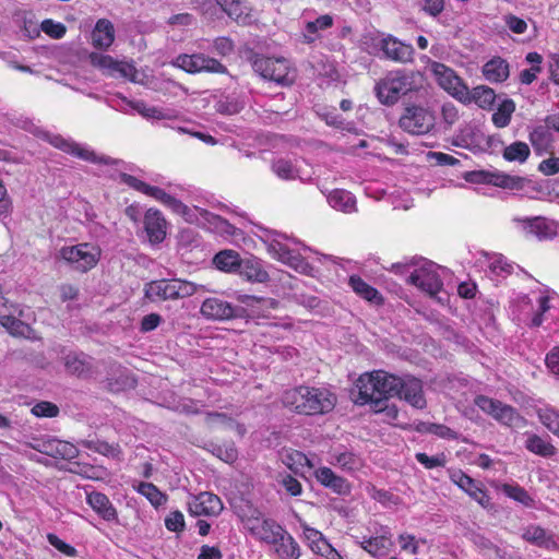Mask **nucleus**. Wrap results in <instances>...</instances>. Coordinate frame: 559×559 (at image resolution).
I'll use <instances>...</instances> for the list:
<instances>
[{
	"label": "nucleus",
	"instance_id": "nucleus-1",
	"mask_svg": "<svg viewBox=\"0 0 559 559\" xmlns=\"http://www.w3.org/2000/svg\"><path fill=\"white\" fill-rule=\"evenodd\" d=\"M356 403L360 405L369 403L374 412L384 413L389 419H396L399 415L396 405L386 404L391 397L404 400L418 409L427 405L423 381L412 374L400 377L383 370L364 373L356 382Z\"/></svg>",
	"mask_w": 559,
	"mask_h": 559
},
{
	"label": "nucleus",
	"instance_id": "nucleus-2",
	"mask_svg": "<svg viewBox=\"0 0 559 559\" xmlns=\"http://www.w3.org/2000/svg\"><path fill=\"white\" fill-rule=\"evenodd\" d=\"M283 405L301 415H322L331 412L336 397L326 389L299 385L286 390L282 395Z\"/></svg>",
	"mask_w": 559,
	"mask_h": 559
},
{
	"label": "nucleus",
	"instance_id": "nucleus-3",
	"mask_svg": "<svg viewBox=\"0 0 559 559\" xmlns=\"http://www.w3.org/2000/svg\"><path fill=\"white\" fill-rule=\"evenodd\" d=\"M423 76L419 72L396 71L386 75L374 86L379 102L392 106L405 96L411 102L413 94L417 97H425L427 90L421 85Z\"/></svg>",
	"mask_w": 559,
	"mask_h": 559
},
{
	"label": "nucleus",
	"instance_id": "nucleus-4",
	"mask_svg": "<svg viewBox=\"0 0 559 559\" xmlns=\"http://www.w3.org/2000/svg\"><path fill=\"white\" fill-rule=\"evenodd\" d=\"M199 289L205 290V287L180 278H163L145 284L144 295L151 301L176 300L190 297Z\"/></svg>",
	"mask_w": 559,
	"mask_h": 559
},
{
	"label": "nucleus",
	"instance_id": "nucleus-5",
	"mask_svg": "<svg viewBox=\"0 0 559 559\" xmlns=\"http://www.w3.org/2000/svg\"><path fill=\"white\" fill-rule=\"evenodd\" d=\"M436 123L435 114L421 103L404 102L399 127L413 135L428 134Z\"/></svg>",
	"mask_w": 559,
	"mask_h": 559
},
{
	"label": "nucleus",
	"instance_id": "nucleus-6",
	"mask_svg": "<svg viewBox=\"0 0 559 559\" xmlns=\"http://www.w3.org/2000/svg\"><path fill=\"white\" fill-rule=\"evenodd\" d=\"M246 57L251 67L264 80L273 81L281 85H289L293 81L289 79L288 61L285 58H270L259 55L253 49L246 50Z\"/></svg>",
	"mask_w": 559,
	"mask_h": 559
},
{
	"label": "nucleus",
	"instance_id": "nucleus-7",
	"mask_svg": "<svg viewBox=\"0 0 559 559\" xmlns=\"http://www.w3.org/2000/svg\"><path fill=\"white\" fill-rule=\"evenodd\" d=\"M474 403L500 425L511 429H521L527 424V420L518 412L516 408L502 403L499 400H495L486 395H477Z\"/></svg>",
	"mask_w": 559,
	"mask_h": 559
},
{
	"label": "nucleus",
	"instance_id": "nucleus-8",
	"mask_svg": "<svg viewBox=\"0 0 559 559\" xmlns=\"http://www.w3.org/2000/svg\"><path fill=\"white\" fill-rule=\"evenodd\" d=\"M411 264H418L419 267L415 269L414 272L411 273L408 276V283L419 287L421 290L430 295L437 294L442 286V282L435 269V264L425 259H412ZM408 265L409 263H396L392 267L400 272Z\"/></svg>",
	"mask_w": 559,
	"mask_h": 559
},
{
	"label": "nucleus",
	"instance_id": "nucleus-9",
	"mask_svg": "<svg viewBox=\"0 0 559 559\" xmlns=\"http://www.w3.org/2000/svg\"><path fill=\"white\" fill-rule=\"evenodd\" d=\"M61 364L68 376L90 380L98 374L95 358L82 350H61Z\"/></svg>",
	"mask_w": 559,
	"mask_h": 559
},
{
	"label": "nucleus",
	"instance_id": "nucleus-10",
	"mask_svg": "<svg viewBox=\"0 0 559 559\" xmlns=\"http://www.w3.org/2000/svg\"><path fill=\"white\" fill-rule=\"evenodd\" d=\"M59 257L73 270L85 273L97 264L100 250L91 243L84 242L61 248Z\"/></svg>",
	"mask_w": 559,
	"mask_h": 559
},
{
	"label": "nucleus",
	"instance_id": "nucleus-11",
	"mask_svg": "<svg viewBox=\"0 0 559 559\" xmlns=\"http://www.w3.org/2000/svg\"><path fill=\"white\" fill-rule=\"evenodd\" d=\"M463 178L471 183L491 185L508 190H522L528 181L524 177L508 175L499 170L466 171Z\"/></svg>",
	"mask_w": 559,
	"mask_h": 559
},
{
	"label": "nucleus",
	"instance_id": "nucleus-12",
	"mask_svg": "<svg viewBox=\"0 0 559 559\" xmlns=\"http://www.w3.org/2000/svg\"><path fill=\"white\" fill-rule=\"evenodd\" d=\"M43 139L47 141L49 144L55 146L56 148L61 150L64 153L76 156L83 160L91 162L93 164H104V165H116L118 164L117 159H112L108 156H98L94 151L80 146L76 142L64 139L60 134H52L49 132L43 133Z\"/></svg>",
	"mask_w": 559,
	"mask_h": 559
},
{
	"label": "nucleus",
	"instance_id": "nucleus-13",
	"mask_svg": "<svg viewBox=\"0 0 559 559\" xmlns=\"http://www.w3.org/2000/svg\"><path fill=\"white\" fill-rule=\"evenodd\" d=\"M200 313L212 321L243 319L248 316L245 307L233 305L219 297L206 298L201 305Z\"/></svg>",
	"mask_w": 559,
	"mask_h": 559
},
{
	"label": "nucleus",
	"instance_id": "nucleus-14",
	"mask_svg": "<svg viewBox=\"0 0 559 559\" xmlns=\"http://www.w3.org/2000/svg\"><path fill=\"white\" fill-rule=\"evenodd\" d=\"M173 64L188 73H227V68L217 59L204 53H180L173 61Z\"/></svg>",
	"mask_w": 559,
	"mask_h": 559
},
{
	"label": "nucleus",
	"instance_id": "nucleus-15",
	"mask_svg": "<svg viewBox=\"0 0 559 559\" xmlns=\"http://www.w3.org/2000/svg\"><path fill=\"white\" fill-rule=\"evenodd\" d=\"M495 99L496 94L491 87L480 85L469 91L463 80L456 75V100L464 104L475 103L483 109H489Z\"/></svg>",
	"mask_w": 559,
	"mask_h": 559
},
{
	"label": "nucleus",
	"instance_id": "nucleus-16",
	"mask_svg": "<svg viewBox=\"0 0 559 559\" xmlns=\"http://www.w3.org/2000/svg\"><path fill=\"white\" fill-rule=\"evenodd\" d=\"M31 447L53 459L71 461L79 455V449L73 443L55 438L36 440Z\"/></svg>",
	"mask_w": 559,
	"mask_h": 559
},
{
	"label": "nucleus",
	"instance_id": "nucleus-17",
	"mask_svg": "<svg viewBox=\"0 0 559 559\" xmlns=\"http://www.w3.org/2000/svg\"><path fill=\"white\" fill-rule=\"evenodd\" d=\"M190 514L194 516H216L223 510V503L216 495L204 491L194 496L188 503Z\"/></svg>",
	"mask_w": 559,
	"mask_h": 559
},
{
	"label": "nucleus",
	"instance_id": "nucleus-18",
	"mask_svg": "<svg viewBox=\"0 0 559 559\" xmlns=\"http://www.w3.org/2000/svg\"><path fill=\"white\" fill-rule=\"evenodd\" d=\"M380 43L384 58L402 63L413 61L415 50L411 44H405L392 35H386Z\"/></svg>",
	"mask_w": 559,
	"mask_h": 559
},
{
	"label": "nucleus",
	"instance_id": "nucleus-19",
	"mask_svg": "<svg viewBox=\"0 0 559 559\" xmlns=\"http://www.w3.org/2000/svg\"><path fill=\"white\" fill-rule=\"evenodd\" d=\"M252 535L257 536L260 540L273 545L282 540L286 530L272 519H263L249 526Z\"/></svg>",
	"mask_w": 559,
	"mask_h": 559
},
{
	"label": "nucleus",
	"instance_id": "nucleus-20",
	"mask_svg": "<svg viewBox=\"0 0 559 559\" xmlns=\"http://www.w3.org/2000/svg\"><path fill=\"white\" fill-rule=\"evenodd\" d=\"M144 229L151 243H159L166 237V221L160 212L148 209L144 215Z\"/></svg>",
	"mask_w": 559,
	"mask_h": 559
},
{
	"label": "nucleus",
	"instance_id": "nucleus-21",
	"mask_svg": "<svg viewBox=\"0 0 559 559\" xmlns=\"http://www.w3.org/2000/svg\"><path fill=\"white\" fill-rule=\"evenodd\" d=\"M316 479L325 488L331 489L333 492L337 495H348L350 492L349 483L336 475L330 467H319L314 472Z\"/></svg>",
	"mask_w": 559,
	"mask_h": 559
},
{
	"label": "nucleus",
	"instance_id": "nucleus-22",
	"mask_svg": "<svg viewBox=\"0 0 559 559\" xmlns=\"http://www.w3.org/2000/svg\"><path fill=\"white\" fill-rule=\"evenodd\" d=\"M0 325L13 337H22L29 341L41 340L28 323L15 318L14 316H0Z\"/></svg>",
	"mask_w": 559,
	"mask_h": 559
},
{
	"label": "nucleus",
	"instance_id": "nucleus-23",
	"mask_svg": "<svg viewBox=\"0 0 559 559\" xmlns=\"http://www.w3.org/2000/svg\"><path fill=\"white\" fill-rule=\"evenodd\" d=\"M523 228L527 234L537 237L538 239H550L557 235V225L552 221L544 217H533L522 219Z\"/></svg>",
	"mask_w": 559,
	"mask_h": 559
},
{
	"label": "nucleus",
	"instance_id": "nucleus-24",
	"mask_svg": "<svg viewBox=\"0 0 559 559\" xmlns=\"http://www.w3.org/2000/svg\"><path fill=\"white\" fill-rule=\"evenodd\" d=\"M552 128L548 123L538 124L530 131V142L537 154H544L552 148L554 134Z\"/></svg>",
	"mask_w": 559,
	"mask_h": 559
},
{
	"label": "nucleus",
	"instance_id": "nucleus-25",
	"mask_svg": "<svg viewBox=\"0 0 559 559\" xmlns=\"http://www.w3.org/2000/svg\"><path fill=\"white\" fill-rule=\"evenodd\" d=\"M238 273L241 277L252 283H266L270 281V275L264 270L262 261L255 257L243 259Z\"/></svg>",
	"mask_w": 559,
	"mask_h": 559
},
{
	"label": "nucleus",
	"instance_id": "nucleus-26",
	"mask_svg": "<svg viewBox=\"0 0 559 559\" xmlns=\"http://www.w3.org/2000/svg\"><path fill=\"white\" fill-rule=\"evenodd\" d=\"M115 40L114 24L107 19H99L92 32V44L95 48L105 50Z\"/></svg>",
	"mask_w": 559,
	"mask_h": 559
},
{
	"label": "nucleus",
	"instance_id": "nucleus-27",
	"mask_svg": "<svg viewBox=\"0 0 559 559\" xmlns=\"http://www.w3.org/2000/svg\"><path fill=\"white\" fill-rule=\"evenodd\" d=\"M86 500L91 508L105 521L117 520V511L106 495L92 491L87 495Z\"/></svg>",
	"mask_w": 559,
	"mask_h": 559
},
{
	"label": "nucleus",
	"instance_id": "nucleus-28",
	"mask_svg": "<svg viewBox=\"0 0 559 559\" xmlns=\"http://www.w3.org/2000/svg\"><path fill=\"white\" fill-rule=\"evenodd\" d=\"M522 538L526 540L527 543H531L535 546L548 549V550H555L558 548V544L555 540L554 536L548 534L545 528L536 525H530L527 526L523 534Z\"/></svg>",
	"mask_w": 559,
	"mask_h": 559
},
{
	"label": "nucleus",
	"instance_id": "nucleus-29",
	"mask_svg": "<svg viewBox=\"0 0 559 559\" xmlns=\"http://www.w3.org/2000/svg\"><path fill=\"white\" fill-rule=\"evenodd\" d=\"M483 74L491 83L504 82L510 74L509 63L501 57H493L484 64Z\"/></svg>",
	"mask_w": 559,
	"mask_h": 559
},
{
	"label": "nucleus",
	"instance_id": "nucleus-30",
	"mask_svg": "<svg viewBox=\"0 0 559 559\" xmlns=\"http://www.w3.org/2000/svg\"><path fill=\"white\" fill-rule=\"evenodd\" d=\"M120 179L123 183L129 186L130 188L140 191L148 197L154 198L155 200L164 203L165 199L167 198L168 193L165 192L159 187L150 186L148 183L138 179L136 177L122 173L120 174Z\"/></svg>",
	"mask_w": 559,
	"mask_h": 559
},
{
	"label": "nucleus",
	"instance_id": "nucleus-31",
	"mask_svg": "<svg viewBox=\"0 0 559 559\" xmlns=\"http://www.w3.org/2000/svg\"><path fill=\"white\" fill-rule=\"evenodd\" d=\"M429 70L433 74V78L438 85L448 92L451 96H454V70L447 67L445 64L438 61H429Z\"/></svg>",
	"mask_w": 559,
	"mask_h": 559
},
{
	"label": "nucleus",
	"instance_id": "nucleus-32",
	"mask_svg": "<svg viewBox=\"0 0 559 559\" xmlns=\"http://www.w3.org/2000/svg\"><path fill=\"white\" fill-rule=\"evenodd\" d=\"M350 288L361 298L374 305H382L383 298L377 288L369 285L358 275H352L348 280Z\"/></svg>",
	"mask_w": 559,
	"mask_h": 559
},
{
	"label": "nucleus",
	"instance_id": "nucleus-33",
	"mask_svg": "<svg viewBox=\"0 0 559 559\" xmlns=\"http://www.w3.org/2000/svg\"><path fill=\"white\" fill-rule=\"evenodd\" d=\"M329 204L341 212L354 213L357 211L356 198L344 189H335L328 195Z\"/></svg>",
	"mask_w": 559,
	"mask_h": 559
},
{
	"label": "nucleus",
	"instance_id": "nucleus-34",
	"mask_svg": "<svg viewBox=\"0 0 559 559\" xmlns=\"http://www.w3.org/2000/svg\"><path fill=\"white\" fill-rule=\"evenodd\" d=\"M241 262L242 259L240 258L239 253L234 250L219 251L213 258V264L216 266V269L227 273L238 272Z\"/></svg>",
	"mask_w": 559,
	"mask_h": 559
},
{
	"label": "nucleus",
	"instance_id": "nucleus-35",
	"mask_svg": "<svg viewBox=\"0 0 559 559\" xmlns=\"http://www.w3.org/2000/svg\"><path fill=\"white\" fill-rule=\"evenodd\" d=\"M456 486L464 490L472 499L476 500L480 506L489 504V497L486 491L476 484V481L465 474H461L456 479Z\"/></svg>",
	"mask_w": 559,
	"mask_h": 559
},
{
	"label": "nucleus",
	"instance_id": "nucleus-36",
	"mask_svg": "<svg viewBox=\"0 0 559 559\" xmlns=\"http://www.w3.org/2000/svg\"><path fill=\"white\" fill-rule=\"evenodd\" d=\"M331 463L338 465L343 471L355 472L362 466V461L359 455L352 451H340L334 449L331 452Z\"/></svg>",
	"mask_w": 559,
	"mask_h": 559
},
{
	"label": "nucleus",
	"instance_id": "nucleus-37",
	"mask_svg": "<svg viewBox=\"0 0 559 559\" xmlns=\"http://www.w3.org/2000/svg\"><path fill=\"white\" fill-rule=\"evenodd\" d=\"M216 4L234 21L240 24L249 22V14L246 12L247 7L241 0H215Z\"/></svg>",
	"mask_w": 559,
	"mask_h": 559
},
{
	"label": "nucleus",
	"instance_id": "nucleus-38",
	"mask_svg": "<svg viewBox=\"0 0 559 559\" xmlns=\"http://www.w3.org/2000/svg\"><path fill=\"white\" fill-rule=\"evenodd\" d=\"M272 546L281 559H298L300 557L299 545L287 531L284 533L282 540Z\"/></svg>",
	"mask_w": 559,
	"mask_h": 559
},
{
	"label": "nucleus",
	"instance_id": "nucleus-39",
	"mask_svg": "<svg viewBox=\"0 0 559 559\" xmlns=\"http://www.w3.org/2000/svg\"><path fill=\"white\" fill-rule=\"evenodd\" d=\"M333 25V17L330 14L320 15L314 21H309L305 25L302 33L304 41L311 44L319 38V31H324Z\"/></svg>",
	"mask_w": 559,
	"mask_h": 559
},
{
	"label": "nucleus",
	"instance_id": "nucleus-40",
	"mask_svg": "<svg viewBox=\"0 0 559 559\" xmlns=\"http://www.w3.org/2000/svg\"><path fill=\"white\" fill-rule=\"evenodd\" d=\"M525 448L539 456L551 457L556 454V448L547 440L535 433H526Z\"/></svg>",
	"mask_w": 559,
	"mask_h": 559
},
{
	"label": "nucleus",
	"instance_id": "nucleus-41",
	"mask_svg": "<svg viewBox=\"0 0 559 559\" xmlns=\"http://www.w3.org/2000/svg\"><path fill=\"white\" fill-rule=\"evenodd\" d=\"M531 150L527 143L515 141L503 148L502 157L507 162L523 164L530 157Z\"/></svg>",
	"mask_w": 559,
	"mask_h": 559
},
{
	"label": "nucleus",
	"instance_id": "nucleus-42",
	"mask_svg": "<svg viewBox=\"0 0 559 559\" xmlns=\"http://www.w3.org/2000/svg\"><path fill=\"white\" fill-rule=\"evenodd\" d=\"M539 421L555 436L559 433V411L550 405L536 409Z\"/></svg>",
	"mask_w": 559,
	"mask_h": 559
},
{
	"label": "nucleus",
	"instance_id": "nucleus-43",
	"mask_svg": "<svg viewBox=\"0 0 559 559\" xmlns=\"http://www.w3.org/2000/svg\"><path fill=\"white\" fill-rule=\"evenodd\" d=\"M214 107L218 114L233 116L243 109L245 102L236 95H226L222 96Z\"/></svg>",
	"mask_w": 559,
	"mask_h": 559
},
{
	"label": "nucleus",
	"instance_id": "nucleus-44",
	"mask_svg": "<svg viewBox=\"0 0 559 559\" xmlns=\"http://www.w3.org/2000/svg\"><path fill=\"white\" fill-rule=\"evenodd\" d=\"M391 545V539L384 535L370 537L361 543V547L374 557L386 555Z\"/></svg>",
	"mask_w": 559,
	"mask_h": 559
},
{
	"label": "nucleus",
	"instance_id": "nucleus-45",
	"mask_svg": "<svg viewBox=\"0 0 559 559\" xmlns=\"http://www.w3.org/2000/svg\"><path fill=\"white\" fill-rule=\"evenodd\" d=\"M271 169L282 180H295L299 177L298 168L286 158L274 159Z\"/></svg>",
	"mask_w": 559,
	"mask_h": 559
},
{
	"label": "nucleus",
	"instance_id": "nucleus-46",
	"mask_svg": "<svg viewBox=\"0 0 559 559\" xmlns=\"http://www.w3.org/2000/svg\"><path fill=\"white\" fill-rule=\"evenodd\" d=\"M515 111V103L507 98L504 99L492 114V122L497 128H506L509 126L512 115Z\"/></svg>",
	"mask_w": 559,
	"mask_h": 559
},
{
	"label": "nucleus",
	"instance_id": "nucleus-47",
	"mask_svg": "<svg viewBox=\"0 0 559 559\" xmlns=\"http://www.w3.org/2000/svg\"><path fill=\"white\" fill-rule=\"evenodd\" d=\"M280 261L287 264L300 274L311 275L313 272V266L298 252H295L289 248L288 254H284Z\"/></svg>",
	"mask_w": 559,
	"mask_h": 559
},
{
	"label": "nucleus",
	"instance_id": "nucleus-48",
	"mask_svg": "<svg viewBox=\"0 0 559 559\" xmlns=\"http://www.w3.org/2000/svg\"><path fill=\"white\" fill-rule=\"evenodd\" d=\"M81 443L86 449L105 456L117 457L121 452L118 444H110L107 441L100 439L83 440Z\"/></svg>",
	"mask_w": 559,
	"mask_h": 559
},
{
	"label": "nucleus",
	"instance_id": "nucleus-49",
	"mask_svg": "<svg viewBox=\"0 0 559 559\" xmlns=\"http://www.w3.org/2000/svg\"><path fill=\"white\" fill-rule=\"evenodd\" d=\"M411 427L419 433L435 435L441 438L452 437V431L449 427L440 424L426 423L421 420H415Z\"/></svg>",
	"mask_w": 559,
	"mask_h": 559
},
{
	"label": "nucleus",
	"instance_id": "nucleus-50",
	"mask_svg": "<svg viewBox=\"0 0 559 559\" xmlns=\"http://www.w3.org/2000/svg\"><path fill=\"white\" fill-rule=\"evenodd\" d=\"M139 493L143 495L155 508L164 504L167 500L164 495L154 484L152 483H140L136 487Z\"/></svg>",
	"mask_w": 559,
	"mask_h": 559
},
{
	"label": "nucleus",
	"instance_id": "nucleus-51",
	"mask_svg": "<svg viewBox=\"0 0 559 559\" xmlns=\"http://www.w3.org/2000/svg\"><path fill=\"white\" fill-rule=\"evenodd\" d=\"M481 254L488 260V266L493 273L510 274L512 272V270H513L512 264L508 263L507 259L502 254L495 253V252L490 253L487 251H481Z\"/></svg>",
	"mask_w": 559,
	"mask_h": 559
},
{
	"label": "nucleus",
	"instance_id": "nucleus-52",
	"mask_svg": "<svg viewBox=\"0 0 559 559\" xmlns=\"http://www.w3.org/2000/svg\"><path fill=\"white\" fill-rule=\"evenodd\" d=\"M501 490L507 497L520 502L524 507H533L534 504V499L519 485L504 484Z\"/></svg>",
	"mask_w": 559,
	"mask_h": 559
},
{
	"label": "nucleus",
	"instance_id": "nucleus-53",
	"mask_svg": "<svg viewBox=\"0 0 559 559\" xmlns=\"http://www.w3.org/2000/svg\"><path fill=\"white\" fill-rule=\"evenodd\" d=\"M210 451L226 463H234L238 457V451L234 444V442L227 444H210Z\"/></svg>",
	"mask_w": 559,
	"mask_h": 559
},
{
	"label": "nucleus",
	"instance_id": "nucleus-54",
	"mask_svg": "<svg viewBox=\"0 0 559 559\" xmlns=\"http://www.w3.org/2000/svg\"><path fill=\"white\" fill-rule=\"evenodd\" d=\"M234 508L236 509L237 515L246 523L248 528L250 525L259 522L261 518V512L258 509L252 508L248 501L245 502V507L234 506Z\"/></svg>",
	"mask_w": 559,
	"mask_h": 559
},
{
	"label": "nucleus",
	"instance_id": "nucleus-55",
	"mask_svg": "<svg viewBox=\"0 0 559 559\" xmlns=\"http://www.w3.org/2000/svg\"><path fill=\"white\" fill-rule=\"evenodd\" d=\"M90 61L92 66L103 70L107 75H110L112 73V69L117 62V60L114 59L111 56L102 55L97 52H92L90 55Z\"/></svg>",
	"mask_w": 559,
	"mask_h": 559
},
{
	"label": "nucleus",
	"instance_id": "nucleus-56",
	"mask_svg": "<svg viewBox=\"0 0 559 559\" xmlns=\"http://www.w3.org/2000/svg\"><path fill=\"white\" fill-rule=\"evenodd\" d=\"M266 233L267 239L265 240V242L267 243V251L280 261L284 254H288V247L278 241L277 239L272 238V236L274 235L280 236L278 233L273 230H267Z\"/></svg>",
	"mask_w": 559,
	"mask_h": 559
},
{
	"label": "nucleus",
	"instance_id": "nucleus-57",
	"mask_svg": "<svg viewBox=\"0 0 559 559\" xmlns=\"http://www.w3.org/2000/svg\"><path fill=\"white\" fill-rule=\"evenodd\" d=\"M41 31L55 39H60L66 35L67 27L59 22H55L53 20L46 19L40 24Z\"/></svg>",
	"mask_w": 559,
	"mask_h": 559
},
{
	"label": "nucleus",
	"instance_id": "nucleus-58",
	"mask_svg": "<svg viewBox=\"0 0 559 559\" xmlns=\"http://www.w3.org/2000/svg\"><path fill=\"white\" fill-rule=\"evenodd\" d=\"M32 414L36 417L52 418L58 416L59 407L51 402L41 401L33 406Z\"/></svg>",
	"mask_w": 559,
	"mask_h": 559
},
{
	"label": "nucleus",
	"instance_id": "nucleus-59",
	"mask_svg": "<svg viewBox=\"0 0 559 559\" xmlns=\"http://www.w3.org/2000/svg\"><path fill=\"white\" fill-rule=\"evenodd\" d=\"M136 73H138V71L133 64L117 60L116 66L114 67L112 73L110 74V76L124 78V79L130 80L131 82H135Z\"/></svg>",
	"mask_w": 559,
	"mask_h": 559
},
{
	"label": "nucleus",
	"instance_id": "nucleus-60",
	"mask_svg": "<svg viewBox=\"0 0 559 559\" xmlns=\"http://www.w3.org/2000/svg\"><path fill=\"white\" fill-rule=\"evenodd\" d=\"M383 37H385L383 34L377 33H369L362 37V46L364 48L372 55H377L379 51H382V43Z\"/></svg>",
	"mask_w": 559,
	"mask_h": 559
},
{
	"label": "nucleus",
	"instance_id": "nucleus-61",
	"mask_svg": "<svg viewBox=\"0 0 559 559\" xmlns=\"http://www.w3.org/2000/svg\"><path fill=\"white\" fill-rule=\"evenodd\" d=\"M213 49L218 56L226 57L234 52L235 44L230 37L221 36L213 40Z\"/></svg>",
	"mask_w": 559,
	"mask_h": 559
},
{
	"label": "nucleus",
	"instance_id": "nucleus-62",
	"mask_svg": "<svg viewBox=\"0 0 559 559\" xmlns=\"http://www.w3.org/2000/svg\"><path fill=\"white\" fill-rule=\"evenodd\" d=\"M416 460L424 465L426 468H433L437 466H443L445 463V456L443 454H438L433 456H429L426 453L418 452L416 453Z\"/></svg>",
	"mask_w": 559,
	"mask_h": 559
},
{
	"label": "nucleus",
	"instance_id": "nucleus-63",
	"mask_svg": "<svg viewBox=\"0 0 559 559\" xmlns=\"http://www.w3.org/2000/svg\"><path fill=\"white\" fill-rule=\"evenodd\" d=\"M47 539H48L49 544L51 546H53L56 549H58L60 552H62L69 557L76 556V549L73 546H71V545L67 544L66 542H63L62 539H60L57 535L48 534Z\"/></svg>",
	"mask_w": 559,
	"mask_h": 559
},
{
	"label": "nucleus",
	"instance_id": "nucleus-64",
	"mask_svg": "<svg viewBox=\"0 0 559 559\" xmlns=\"http://www.w3.org/2000/svg\"><path fill=\"white\" fill-rule=\"evenodd\" d=\"M167 530L171 532H181L185 528L183 514L180 511L171 512L165 520Z\"/></svg>",
	"mask_w": 559,
	"mask_h": 559
}]
</instances>
